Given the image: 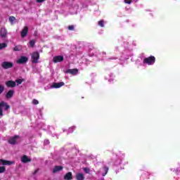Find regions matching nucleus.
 <instances>
[{
  "label": "nucleus",
  "mask_w": 180,
  "mask_h": 180,
  "mask_svg": "<svg viewBox=\"0 0 180 180\" xmlns=\"http://www.w3.org/2000/svg\"><path fill=\"white\" fill-rule=\"evenodd\" d=\"M155 63V57L150 56L143 59V64H148V65H153Z\"/></svg>",
  "instance_id": "1"
},
{
  "label": "nucleus",
  "mask_w": 180,
  "mask_h": 180,
  "mask_svg": "<svg viewBox=\"0 0 180 180\" xmlns=\"http://www.w3.org/2000/svg\"><path fill=\"white\" fill-rule=\"evenodd\" d=\"M40 58V54L39 52H34L32 54V62L34 64L39 63V59Z\"/></svg>",
  "instance_id": "2"
},
{
  "label": "nucleus",
  "mask_w": 180,
  "mask_h": 180,
  "mask_svg": "<svg viewBox=\"0 0 180 180\" xmlns=\"http://www.w3.org/2000/svg\"><path fill=\"white\" fill-rule=\"evenodd\" d=\"M20 141V137L19 136H15L14 137L11 138L8 140V143L10 144H16L17 143H19Z\"/></svg>",
  "instance_id": "3"
},
{
  "label": "nucleus",
  "mask_w": 180,
  "mask_h": 180,
  "mask_svg": "<svg viewBox=\"0 0 180 180\" xmlns=\"http://www.w3.org/2000/svg\"><path fill=\"white\" fill-rule=\"evenodd\" d=\"M1 67L4 68V70H8V68H12V67H13V63H12V62L5 61L2 63Z\"/></svg>",
  "instance_id": "4"
},
{
  "label": "nucleus",
  "mask_w": 180,
  "mask_h": 180,
  "mask_svg": "<svg viewBox=\"0 0 180 180\" xmlns=\"http://www.w3.org/2000/svg\"><path fill=\"white\" fill-rule=\"evenodd\" d=\"M108 171H109V168L108 167H104L100 169L98 174V175H102V176H105L106 174H108Z\"/></svg>",
  "instance_id": "5"
},
{
  "label": "nucleus",
  "mask_w": 180,
  "mask_h": 180,
  "mask_svg": "<svg viewBox=\"0 0 180 180\" xmlns=\"http://www.w3.org/2000/svg\"><path fill=\"white\" fill-rule=\"evenodd\" d=\"M29 60V58L26 56H21L18 60L17 63L18 64H25L27 63Z\"/></svg>",
  "instance_id": "6"
},
{
  "label": "nucleus",
  "mask_w": 180,
  "mask_h": 180,
  "mask_svg": "<svg viewBox=\"0 0 180 180\" xmlns=\"http://www.w3.org/2000/svg\"><path fill=\"white\" fill-rule=\"evenodd\" d=\"M0 108L1 110L4 112V110H8L9 109L10 106L4 101H2L0 103Z\"/></svg>",
  "instance_id": "7"
},
{
  "label": "nucleus",
  "mask_w": 180,
  "mask_h": 180,
  "mask_svg": "<svg viewBox=\"0 0 180 180\" xmlns=\"http://www.w3.org/2000/svg\"><path fill=\"white\" fill-rule=\"evenodd\" d=\"M28 32H29V27H27V26L24 27V28L21 31V37L22 39H25V37L27 36Z\"/></svg>",
  "instance_id": "8"
},
{
  "label": "nucleus",
  "mask_w": 180,
  "mask_h": 180,
  "mask_svg": "<svg viewBox=\"0 0 180 180\" xmlns=\"http://www.w3.org/2000/svg\"><path fill=\"white\" fill-rule=\"evenodd\" d=\"M0 36L1 37H2L3 39H5V37H6L8 36V30H6L5 29V27H2L1 28L0 30Z\"/></svg>",
  "instance_id": "9"
},
{
  "label": "nucleus",
  "mask_w": 180,
  "mask_h": 180,
  "mask_svg": "<svg viewBox=\"0 0 180 180\" xmlns=\"http://www.w3.org/2000/svg\"><path fill=\"white\" fill-rule=\"evenodd\" d=\"M0 164L1 165H13V164H15L14 161H9V160H0Z\"/></svg>",
  "instance_id": "10"
},
{
  "label": "nucleus",
  "mask_w": 180,
  "mask_h": 180,
  "mask_svg": "<svg viewBox=\"0 0 180 180\" xmlns=\"http://www.w3.org/2000/svg\"><path fill=\"white\" fill-rule=\"evenodd\" d=\"M64 60V57L63 56H55L53 58V63H61Z\"/></svg>",
  "instance_id": "11"
},
{
  "label": "nucleus",
  "mask_w": 180,
  "mask_h": 180,
  "mask_svg": "<svg viewBox=\"0 0 180 180\" xmlns=\"http://www.w3.org/2000/svg\"><path fill=\"white\" fill-rule=\"evenodd\" d=\"M6 85L8 88H15V86H16V82L12 80H9L7 82H6Z\"/></svg>",
  "instance_id": "12"
},
{
  "label": "nucleus",
  "mask_w": 180,
  "mask_h": 180,
  "mask_svg": "<svg viewBox=\"0 0 180 180\" xmlns=\"http://www.w3.org/2000/svg\"><path fill=\"white\" fill-rule=\"evenodd\" d=\"M61 86H64V82H59V83H53L51 86V88H61Z\"/></svg>",
  "instance_id": "13"
},
{
  "label": "nucleus",
  "mask_w": 180,
  "mask_h": 180,
  "mask_svg": "<svg viewBox=\"0 0 180 180\" xmlns=\"http://www.w3.org/2000/svg\"><path fill=\"white\" fill-rule=\"evenodd\" d=\"M21 161L24 164H26V162H30L32 161V159L29 158V157L24 155L21 158Z\"/></svg>",
  "instance_id": "14"
},
{
  "label": "nucleus",
  "mask_w": 180,
  "mask_h": 180,
  "mask_svg": "<svg viewBox=\"0 0 180 180\" xmlns=\"http://www.w3.org/2000/svg\"><path fill=\"white\" fill-rule=\"evenodd\" d=\"M62 166H55L53 169V174H56V172H60V171H63Z\"/></svg>",
  "instance_id": "15"
},
{
  "label": "nucleus",
  "mask_w": 180,
  "mask_h": 180,
  "mask_svg": "<svg viewBox=\"0 0 180 180\" xmlns=\"http://www.w3.org/2000/svg\"><path fill=\"white\" fill-rule=\"evenodd\" d=\"M64 179L65 180H72V173L71 172H68L64 176Z\"/></svg>",
  "instance_id": "16"
},
{
  "label": "nucleus",
  "mask_w": 180,
  "mask_h": 180,
  "mask_svg": "<svg viewBox=\"0 0 180 180\" xmlns=\"http://www.w3.org/2000/svg\"><path fill=\"white\" fill-rule=\"evenodd\" d=\"M13 94H15V91H13V90H9L6 95V98H7V99H11V98L13 96Z\"/></svg>",
  "instance_id": "17"
},
{
  "label": "nucleus",
  "mask_w": 180,
  "mask_h": 180,
  "mask_svg": "<svg viewBox=\"0 0 180 180\" xmlns=\"http://www.w3.org/2000/svg\"><path fill=\"white\" fill-rule=\"evenodd\" d=\"M76 179L77 180H84V179H85V176H84V174L78 173L76 174Z\"/></svg>",
  "instance_id": "18"
},
{
  "label": "nucleus",
  "mask_w": 180,
  "mask_h": 180,
  "mask_svg": "<svg viewBox=\"0 0 180 180\" xmlns=\"http://www.w3.org/2000/svg\"><path fill=\"white\" fill-rule=\"evenodd\" d=\"M68 72H69V74H72V75H77V74H78V70L70 69L68 70Z\"/></svg>",
  "instance_id": "19"
},
{
  "label": "nucleus",
  "mask_w": 180,
  "mask_h": 180,
  "mask_svg": "<svg viewBox=\"0 0 180 180\" xmlns=\"http://www.w3.org/2000/svg\"><path fill=\"white\" fill-rule=\"evenodd\" d=\"M98 26H101V27H105V24H104L103 20L98 21Z\"/></svg>",
  "instance_id": "20"
},
{
  "label": "nucleus",
  "mask_w": 180,
  "mask_h": 180,
  "mask_svg": "<svg viewBox=\"0 0 180 180\" xmlns=\"http://www.w3.org/2000/svg\"><path fill=\"white\" fill-rule=\"evenodd\" d=\"M75 130V127H70L68 130V133H72Z\"/></svg>",
  "instance_id": "21"
},
{
  "label": "nucleus",
  "mask_w": 180,
  "mask_h": 180,
  "mask_svg": "<svg viewBox=\"0 0 180 180\" xmlns=\"http://www.w3.org/2000/svg\"><path fill=\"white\" fill-rule=\"evenodd\" d=\"M7 44L5 43L0 44V50H2V49H5V47H7Z\"/></svg>",
  "instance_id": "22"
},
{
  "label": "nucleus",
  "mask_w": 180,
  "mask_h": 180,
  "mask_svg": "<svg viewBox=\"0 0 180 180\" xmlns=\"http://www.w3.org/2000/svg\"><path fill=\"white\" fill-rule=\"evenodd\" d=\"M15 19H16V18H15V17L11 16V17L9 18V22H11V23H13V22H15Z\"/></svg>",
  "instance_id": "23"
},
{
  "label": "nucleus",
  "mask_w": 180,
  "mask_h": 180,
  "mask_svg": "<svg viewBox=\"0 0 180 180\" xmlns=\"http://www.w3.org/2000/svg\"><path fill=\"white\" fill-rule=\"evenodd\" d=\"M83 169L86 174H89V172H91V169L89 168L84 167Z\"/></svg>",
  "instance_id": "24"
},
{
  "label": "nucleus",
  "mask_w": 180,
  "mask_h": 180,
  "mask_svg": "<svg viewBox=\"0 0 180 180\" xmlns=\"http://www.w3.org/2000/svg\"><path fill=\"white\" fill-rule=\"evenodd\" d=\"M6 169V168H5V167H0V174L5 172Z\"/></svg>",
  "instance_id": "25"
},
{
  "label": "nucleus",
  "mask_w": 180,
  "mask_h": 180,
  "mask_svg": "<svg viewBox=\"0 0 180 180\" xmlns=\"http://www.w3.org/2000/svg\"><path fill=\"white\" fill-rule=\"evenodd\" d=\"M4 90H5V87H4V86L0 84V95L1 94H2V92H4Z\"/></svg>",
  "instance_id": "26"
},
{
  "label": "nucleus",
  "mask_w": 180,
  "mask_h": 180,
  "mask_svg": "<svg viewBox=\"0 0 180 180\" xmlns=\"http://www.w3.org/2000/svg\"><path fill=\"white\" fill-rule=\"evenodd\" d=\"M15 82H17V85H20V84H22V82H23L22 79H17L15 80Z\"/></svg>",
  "instance_id": "27"
},
{
  "label": "nucleus",
  "mask_w": 180,
  "mask_h": 180,
  "mask_svg": "<svg viewBox=\"0 0 180 180\" xmlns=\"http://www.w3.org/2000/svg\"><path fill=\"white\" fill-rule=\"evenodd\" d=\"M35 41H34V40H31L30 41V45L32 46V47H33L34 46V44H35Z\"/></svg>",
  "instance_id": "28"
},
{
  "label": "nucleus",
  "mask_w": 180,
  "mask_h": 180,
  "mask_svg": "<svg viewBox=\"0 0 180 180\" xmlns=\"http://www.w3.org/2000/svg\"><path fill=\"white\" fill-rule=\"evenodd\" d=\"M32 103L33 105H39V101H37V99H34L32 101Z\"/></svg>",
  "instance_id": "29"
},
{
  "label": "nucleus",
  "mask_w": 180,
  "mask_h": 180,
  "mask_svg": "<svg viewBox=\"0 0 180 180\" xmlns=\"http://www.w3.org/2000/svg\"><path fill=\"white\" fill-rule=\"evenodd\" d=\"M124 2L125 4H128V5H130V4H131V0H124Z\"/></svg>",
  "instance_id": "30"
},
{
  "label": "nucleus",
  "mask_w": 180,
  "mask_h": 180,
  "mask_svg": "<svg viewBox=\"0 0 180 180\" xmlns=\"http://www.w3.org/2000/svg\"><path fill=\"white\" fill-rule=\"evenodd\" d=\"M4 116V111L2 110V108L0 107V117Z\"/></svg>",
  "instance_id": "31"
},
{
  "label": "nucleus",
  "mask_w": 180,
  "mask_h": 180,
  "mask_svg": "<svg viewBox=\"0 0 180 180\" xmlns=\"http://www.w3.org/2000/svg\"><path fill=\"white\" fill-rule=\"evenodd\" d=\"M44 1H46V0H36V2H37L38 4H41V3L44 2Z\"/></svg>",
  "instance_id": "32"
},
{
  "label": "nucleus",
  "mask_w": 180,
  "mask_h": 180,
  "mask_svg": "<svg viewBox=\"0 0 180 180\" xmlns=\"http://www.w3.org/2000/svg\"><path fill=\"white\" fill-rule=\"evenodd\" d=\"M44 144H46V145H47V144H50V141H49V140H45L44 141Z\"/></svg>",
  "instance_id": "33"
},
{
  "label": "nucleus",
  "mask_w": 180,
  "mask_h": 180,
  "mask_svg": "<svg viewBox=\"0 0 180 180\" xmlns=\"http://www.w3.org/2000/svg\"><path fill=\"white\" fill-rule=\"evenodd\" d=\"M69 30H74V27L72 25H70L68 27Z\"/></svg>",
  "instance_id": "34"
},
{
  "label": "nucleus",
  "mask_w": 180,
  "mask_h": 180,
  "mask_svg": "<svg viewBox=\"0 0 180 180\" xmlns=\"http://www.w3.org/2000/svg\"><path fill=\"white\" fill-rule=\"evenodd\" d=\"M14 51H19V48L18 46L14 47Z\"/></svg>",
  "instance_id": "35"
},
{
  "label": "nucleus",
  "mask_w": 180,
  "mask_h": 180,
  "mask_svg": "<svg viewBox=\"0 0 180 180\" xmlns=\"http://www.w3.org/2000/svg\"><path fill=\"white\" fill-rule=\"evenodd\" d=\"M39 171V169H37L34 172V174H37V172Z\"/></svg>",
  "instance_id": "36"
}]
</instances>
